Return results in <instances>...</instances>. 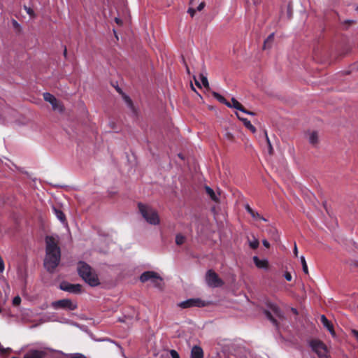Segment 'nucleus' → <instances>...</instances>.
Wrapping results in <instances>:
<instances>
[{"instance_id": "1", "label": "nucleus", "mask_w": 358, "mask_h": 358, "mask_svg": "<svg viewBox=\"0 0 358 358\" xmlns=\"http://www.w3.org/2000/svg\"><path fill=\"white\" fill-rule=\"evenodd\" d=\"M45 241V257L44 266L49 273H53L61 260V250L59 241L52 236H47Z\"/></svg>"}, {"instance_id": "2", "label": "nucleus", "mask_w": 358, "mask_h": 358, "mask_svg": "<svg viewBox=\"0 0 358 358\" xmlns=\"http://www.w3.org/2000/svg\"><path fill=\"white\" fill-rule=\"evenodd\" d=\"M77 271L82 279L90 286L95 287L100 284L97 275L86 262L80 261L78 263Z\"/></svg>"}, {"instance_id": "3", "label": "nucleus", "mask_w": 358, "mask_h": 358, "mask_svg": "<svg viewBox=\"0 0 358 358\" xmlns=\"http://www.w3.org/2000/svg\"><path fill=\"white\" fill-rule=\"evenodd\" d=\"M138 208L142 217L150 224L157 225L160 222L157 212L148 205L138 203Z\"/></svg>"}, {"instance_id": "4", "label": "nucleus", "mask_w": 358, "mask_h": 358, "mask_svg": "<svg viewBox=\"0 0 358 358\" xmlns=\"http://www.w3.org/2000/svg\"><path fill=\"white\" fill-rule=\"evenodd\" d=\"M206 281L210 287H220L224 284V281L213 269H209L206 272Z\"/></svg>"}, {"instance_id": "5", "label": "nucleus", "mask_w": 358, "mask_h": 358, "mask_svg": "<svg viewBox=\"0 0 358 358\" xmlns=\"http://www.w3.org/2000/svg\"><path fill=\"white\" fill-rule=\"evenodd\" d=\"M140 280L142 282L150 280L155 287H160L162 278L155 271H145L141 275Z\"/></svg>"}, {"instance_id": "6", "label": "nucleus", "mask_w": 358, "mask_h": 358, "mask_svg": "<svg viewBox=\"0 0 358 358\" xmlns=\"http://www.w3.org/2000/svg\"><path fill=\"white\" fill-rule=\"evenodd\" d=\"M52 307L56 310L64 309L69 310H74L77 308L76 303H73L71 299H64L58 301H53L51 304Z\"/></svg>"}, {"instance_id": "7", "label": "nucleus", "mask_w": 358, "mask_h": 358, "mask_svg": "<svg viewBox=\"0 0 358 358\" xmlns=\"http://www.w3.org/2000/svg\"><path fill=\"white\" fill-rule=\"evenodd\" d=\"M310 346L320 358H328L327 355V348L321 341L312 340L310 342Z\"/></svg>"}, {"instance_id": "8", "label": "nucleus", "mask_w": 358, "mask_h": 358, "mask_svg": "<svg viewBox=\"0 0 358 358\" xmlns=\"http://www.w3.org/2000/svg\"><path fill=\"white\" fill-rule=\"evenodd\" d=\"M43 99L45 101L49 102L54 110H57L60 113L64 111L63 105L52 94L49 92H45L43 94Z\"/></svg>"}, {"instance_id": "9", "label": "nucleus", "mask_w": 358, "mask_h": 358, "mask_svg": "<svg viewBox=\"0 0 358 358\" xmlns=\"http://www.w3.org/2000/svg\"><path fill=\"white\" fill-rule=\"evenodd\" d=\"M60 289L73 294L81 292L82 286L80 284H71L68 282H62L59 285Z\"/></svg>"}, {"instance_id": "10", "label": "nucleus", "mask_w": 358, "mask_h": 358, "mask_svg": "<svg viewBox=\"0 0 358 358\" xmlns=\"http://www.w3.org/2000/svg\"><path fill=\"white\" fill-rule=\"evenodd\" d=\"M178 306L183 309L192 307H203L205 306V303L199 299H189L180 302Z\"/></svg>"}, {"instance_id": "11", "label": "nucleus", "mask_w": 358, "mask_h": 358, "mask_svg": "<svg viewBox=\"0 0 358 358\" xmlns=\"http://www.w3.org/2000/svg\"><path fill=\"white\" fill-rule=\"evenodd\" d=\"M230 108H234L244 113L254 115L255 113L252 111H249L240 103L238 102L235 98H232L231 101L230 102Z\"/></svg>"}, {"instance_id": "12", "label": "nucleus", "mask_w": 358, "mask_h": 358, "mask_svg": "<svg viewBox=\"0 0 358 358\" xmlns=\"http://www.w3.org/2000/svg\"><path fill=\"white\" fill-rule=\"evenodd\" d=\"M320 321L323 324L324 327H325L332 336H335V331L334 329L333 324L324 315H322L320 317Z\"/></svg>"}, {"instance_id": "13", "label": "nucleus", "mask_w": 358, "mask_h": 358, "mask_svg": "<svg viewBox=\"0 0 358 358\" xmlns=\"http://www.w3.org/2000/svg\"><path fill=\"white\" fill-rule=\"evenodd\" d=\"M245 208L246 211L255 220H260L264 222H266L267 220L265 219L263 216H262L259 213L255 211L249 204L245 205Z\"/></svg>"}, {"instance_id": "14", "label": "nucleus", "mask_w": 358, "mask_h": 358, "mask_svg": "<svg viewBox=\"0 0 358 358\" xmlns=\"http://www.w3.org/2000/svg\"><path fill=\"white\" fill-rule=\"evenodd\" d=\"M45 356V352L43 350H34L28 352L25 355V358H44Z\"/></svg>"}, {"instance_id": "15", "label": "nucleus", "mask_w": 358, "mask_h": 358, "mask_svg": "<svg viewBox=\"0 0 358 358\" xmlns=\"http://www.w3.org/2000/svg\"><path fill=\"white\" fill-rule=\"evenodd\" d=\"M191 358H203V349L198 345H194L191 350Z\"/></svg>"}, {"instance_id": "16", "label": "nucleus", "mask_w": 358, "mask_h": 358, "mask_svg": "<svg viewBox=\"0 0 358 358\" xmlns=\"http://www.w3.org/2000/svg\"><path fill=\"white\" fill-rule=\"evenodd\" d=\"M253 262L255 266L259 268H267L268 267V262L266 259H260L258 257H253Z\"/></svg>"}, {"instance_id": "17", "label": "nucleus", "mask_w": 358, "mask_h": 358, "mask_svg": "<svg viewBox=\"0 0 358 358\" xmlns=\"http://www.w3.org/2000/svg\"><path fill=\"white\" fill-rule=\"evenodd\" d=\"M52 210L54 211L55 215L61 222H62L63 224L66 222V215L61 209L57 208L56 207H53Z\"/></svg>"}, {"instance_id": "18", "label": "nucleus", "mask_w": 358, "mask_h": 358, "mask_svg": "<svg viewBox=\"0 0 358 358\" xmlns=\"http://www.w3.org/2000/svg\"><path fill=\"white\" fill-rule=\"evenodd\" d=\"M236 115L238 118L243 122V124L247 129H248L252 133L256 132V128L251 124L250 121H249L247 118L241 117L238 114Z\"/></svg>"}, {"instance_id": "19", "label": "nucleus", "mask_w": 358, "mask_h": 358, "mask_svg": "<svg viewBox=\"0 0 358 358\" xmlns=\"http://www.w3.org/2000/svg\"><path fill=\"white\" fill-rule=\"evenodd\" d=\"M268 306L277 317L279 318L283 317V313L277 305L273 303H268Z\"/></svg>"}, {"instance_id": "20", "label": "nucleus", "mask_w": 358, "mask_h": 358, "mask_svg": "<svg viewBox=\"0 0 358 358\" xmlns=\"http://www.w3.org/2000/svg\"><path fill=\"white\" fill-rule=\"evenodd\" d=\"M308 141L313 146H316L318 144L319 138L317 131H312L309 134Z\"/></svg>"}, {"instance_id": "21", "label": "nucleus", "mask_w": 358, "mask_h": 358, "mask_svg": "<svg viewBox=\"0 0 358 358\" xmlns=\"http://www.w3.org/2000/svg\"><path fill=\"white\" fill-rule=\"evenodd\" d=\"M206 3L204 1H201L199 5L197 6L196 9H194L193 7H189L187 10V13L190 15L192 17H193L196 13V10L201 11L205 7Z\"/></svg>"}, {"instance_id": "22", "label": "nucleus", "mask_w": 358, "mask_h": 358, "mask_svg": "<svg viewBox=\"0 0 358 358\" xmlns=\"http://www.w3.org/2000/svg\"><path fill=\"white\" fill-rule=\"evenodd\" d=\"M205 189H206V192L207 193V194L210 197V199L215 201V202H217L218 201V197L216 196L215 192L213 191V189H211L210 187L208 186H206L205 187Z\"/></svg>"}, {"instance_id": "23", "label": "nucleus", "mask_w": 358, "mask_h": 358, "mask_svg": "<svg viewBox=\"0 0 358 358\" xmlns=\"http://www.w3.org/2000/svg\"><path fill=\"white\" fill-rule=\"evenodd\" d=\"M273 40H274V33H271L264 41V47H263L264 50H266V48H270Z\"/></svg>"}, {"instance_id": "24", "label": "nucleus", "mask_w": 358, "mask_h": 358, "mask_svg": "<svg viewBox=\"0 0 358 358\" xmlns=\"http://www.w3.org/2000/svg\"><path fill=\"white\" fill-rule=\"evenodd\" d=\"M213 96L217 100L219 101L220 103H224L225 105H227V106H230V102L227 101L226 100V99L222 96L221 94H220L219 93L217 92H213Z\"/></svg>"}, {"instance_id": "25", "label": "nucleus", "mask_w": 358, "mask_h": 358, "mask_svg": "<svg viewBox=\"0 0 358 358\" xmlns=\"http://www.w3.org/2000/svg\"><path fill=\"white\" fill-rule=\"evenodd\" d=\"M264 314L266 316V317L275 325L276 327H278V322L275 319V317L272 315L271 313L268 310H264Z\"/></svg>"}, {"instance_id": "26", "label": "nucleus", "mask_w": 358, "mask_h": 358, "mask_svg": "<svg viewBox=\"0 0 358 358\" xmlns=\"http://www.w3.org/2000/svg\"><path fill=\"white\" fill-rule=\"evenodd\" d=\"M224 138L231 143H234L236 141V138L234 134L227 130L225 131Z\"/></svg>"}, {"instance_id": "27", "label": "nucleus", "mask_w": 358, "mask_h": 358, "mask_svg": "<svg viewBox=\"0 0 358 358\" xmlns=\"http://www.w3.org/2000/svg\"><path fill=\"white\" fill-rule=\"evenodd\" d=\"M185 241V237L184 236H182L180 234H178L176 235V243L178 245H182L184 243Z\"/></svg>"}, {"instance_id": "28", "label": "nucleus", "mask_w": 358, "mask_h": 358, "mask_svg": "<svg viewBox=\"0 0 358 358\" xmlns=\"http://www.w3.org/2000/svg\"><path fill=\"white\" fill-rule=\"evenodd\" d=\"M301 264H302L303 271L306 274H308V266H307L305 257L303 256L301 257Z\"/></svg>"}, {"instance_id": "29", "label": "nucleus", "mask_w": 358, "mask_h": 358, "mask_svg": "<svg viewBox=\"0 0 358 358\" xmlns=\"http://www.w3.org/2000/svg\"><path fill=\"white\" fill-rule=\"evenodd\" d=\"M200 78H201L202 85L205 87L208 88L209 87V83H208V79H207L206 76H203V74H201L200 75Z\"/></svg>"}, {"instance_id": "30", "label": "nucleus", "mask_w": 358, "mask_h": 358, "mask_svg": "<svg viewBox=\"0 0 358 358\" xmlns=\"http://www.w3.org/2000/svg\"><path fill=\"white\" fill-rule=\"evenodd\" d=\"M249 245L251 248L255 250L259 247V242L257 239L255 238L252 241H250Z\"/></svg>"}, {"instance_id": "31", "label": "nucleus", "mask_w": 358, "mask_h": 358, "mask_svg": "<svg viewBox=\"0 0 358 358\" xmlns=\"http://www.w3.org/2000/svg\"><path fill=\"white\" fill-rule=\"evenodd\" d=\"M24 9L26 10L27 13L31 17H35V13L32 8L27 7V6H24Z\"/></svg>"}, {"instance_id": "32", "label": "nucleus", "mask_w": 358, "mask_h": 358, "mask_svg": "<svg viewBox=\"0 0 358 358\" xmlns=\"http://www.w3.org/2000/svg\"><path fill=\"white\" fill-rule=\"evenodd\" d=\"M265 135H266V142H267V144H268V152L270 155L273 154V147L271 145V141L267 136V134L266 132L265 133Z\"/></svg>"}, {"instance_id": "33", "label": "nucleus", "mask_w": 358, "mask_h": 358, "mask_svg": "<svg viewBox=\"0 0 358 358\" xmlns=\"http://www.w3.org/2000/svg\"><path fill=\"white\" fill-rule=\"evenodd\" d=\"M21 303V298L19 296H16L13 299V305L14 306H17Z\"/></svg>"}, {"instance_id": "34", "label": "nucleus", "mask_w": 358, "mask_h": 358, "mask_svg": "<svg viewBox=\"0 0 358 358\" xmlns=\"http://www.w3.org/2000/svg\"><path fill=\"white\" fill-rule=\"evenodd\" d=\"M70 358H87L84 355L80 353H75L71 355Z\"/></svg>"}, {"instance_id": "35", "label": "nucleus", "mask_w": 358, "mask_h": 358, "mask_svg": "<svg viewBox=\"0 0 358 358\" xmlns=\"http://www.w3.org/2000/svg\"><path fill=\"white\" fill-rule=\"evenodd\" d=\"M170 355L172 358H180L179 354L175 350H171L170 351Z\"/></svg>"}, {"instance_id": "36", "label": "nucleus", "mask_w": 358, "mask_h": 358, "mask_svg": "<svg viewBox=\"0 0 358 358\" xmlns=\"http://www.w3.org/2000/svg\"><path fill=\"white\" fill-rule=\"evenodd\" d=\"M5 269L4 262L1 257L0 256V273H3Z\"/></svg>"}, {"instance_id": "37", "label": "nucleus", "mask_w": 358, "mask_h": 358, "mask_svg": "<svg viewBox=\"0 0 358 358\" xmlns=\"http://www.w3.org/2000/svg\"><path fill=\"white\" fill-rule=\"evenodd\" d=\"M285 279L287 280V281H291L292 280V275L290 274V273L289 272H286L285 273Z\"/></svg>"}, {"instance_id": "38", "label": "nucleus", "mask_w": 358, "mask_h": 358, "mask_svg": "<svg viewBox=\"0 0 358 358\" xmlns=\"http://www.w3.org/2000/svg\"><path fill=\"white\" fill-rule=\"evenodd\" d=\"M262 244L266 248H270V243L268 241L266 240H263L262 241Z\"/></svg>"}, {"instance_id": "39", "label": "nucleus", "mask_w": 358, "mask_h": 358, "mask_svg": "<svg viewBox=\"0 0 358 358\" xmlns=\"http://www.w3.org/2000/svg\"><path fill=\"white\" fill-rule=\"evenodd\" d=\"M115 22L118 25H120V26L122 25V23H123V22H122V20L120 18H119V17H115Z\"/></svg>"}, {"instance_id": "40", "label": "nucleus", "mask_w": 358, "mask_h": 358, "mask_svg": "<svg viewBox=\"0 0 358 358\" xmlns=\"http://www.w3.org/2000/svg\"><path fill=\"white\" fill-rule=\"evenodd\" d=\"M352 334L356 337L357 340L358 341V331L352 330Z\"/></svg>"}, {"instance_id": "41", "label": "nucleus", "mask_w": 358, "mask_h": 358, "mask_svg": "<svg viewBox=\"0 0 358 358\" xmlns=\"http://www.w3.org/2000/svg\"><path fill=\"white\" fill-rule=\"evenodd\" d=\"M294 255H295L296 257H297V255H298V250H297V247H296V244L294 245Z\"/></svg>"}, {"instance_id": "42", "label": "nucleus", "mask_w": 358, "mask_h": 358, "mask_svg": "<svg viewBox=\"0 0 358 358\" xmlns=\"http://www.w3.org/2000/svg\"><path fill=\"white\" fill-rule=\"evenodd\" d=\"M126 101L130 106H132V101L129 97H126Z\"/></svg>"}, {"instance_id": "43", "label": "nucleus", "mask_w": 358, "mask_h": 358, "mask_svg": "<svg viewBox=\"0 0 358 358\" xmlns=\"http://www.w3.org/2000/svg\"><path fill=\"white\" fill-rule=\"evenodd\" d=\"M196 1V0H189V5H191V6H194V2H195Z\"/></svg>"}, {"instance_id": "44", "label": "nucleus", "mask_w": 358, "mask_h": 358, "mask_svg": "<svg viewBox=\"0 0 358 358\" xmlns=\"http://www.w3.org/2000/svg\"><path fill=\"white\" fill-rule=\"evenodd\" d=\"M195 83H196V85L199 87H201V84L199 83V82L198 80H195Z\"/></svg>"}, {"instance_id": "45", "label": "nucleus", "mask_w": 358, "mask_h": 358, "mask_svg": "<svg viewBox=\"0 0 358 358\" xmlns=\"http://www.w3.org/2000/svg\"><path fill=\"white\" fill-rule=\"evenodd\" d=\"M66 55H67V50H66V48H65L64 50V56L66 57Z\"/></svg>"}, {"instance_id": "46", "label": "nucleus", "mask_w": 358, "mask_h": 358, "mask_svg": "<svg viewBox=\"0 0 358 358\" xmlns=\"http://www.w3.org/2000/svg\"><path fill=\"white\" fill-rule=\"evenodd\" d=\"M292 310L293 313H297V311H296V310L295 308H292Z\"/></svg>"}, {"instance_id": "47", "label": "nucleus", "mask_w": 358, "mask_h": 358, "mask_svg": "<svg viewBox=\"0 0 358 358\" xmlns=\"http://www.w3.org/2000/svg\"><path fill=\"white\" fill-rule=\"evenodd\" d=\"M186 69H187V73H189V68H188V66L187 65H186Z\"/></svg>"}, {"instance_id": "48", "label": "nucleus", "mask_w": 358, "mask_h": 358, "mask_svg": "<svg viewBox=\"0 0 358 358\" xmlns=\"http://www.w3.org/2000/svg\"><path fill=\"white\" fill-rule=\"evenodd\" d=\"M13 24H14V25H16V24H17V22L15 20H14Z\"/></svg>"}, {"instance_id": "49", "label": "nucleus", "mask_w": 358, "mask_h": 358, "mask_svg": "<svg viewBox=\"0 0 358 358\" xmlns=\"http://www.w3.org/2000/svg\"><path fill=\"white\" fill-rule=\"evenodd\" d=\"M356 10L358 11V6L357 7Z\"/></svg>"}, {"instance_id": "50", "label": "nucleus", "mask_w": 358, "mask_h": 358, "mask_svg": "<svg viewBox=\"0 0 358 358\" xmlns=\"http://www.w3.org/2000/svg\"><path fill=\"white\" fill-rule=\"evenodd\" d=\"M1 310H1V308H0V313H1Z\"/></svg>"}]
</instances>
